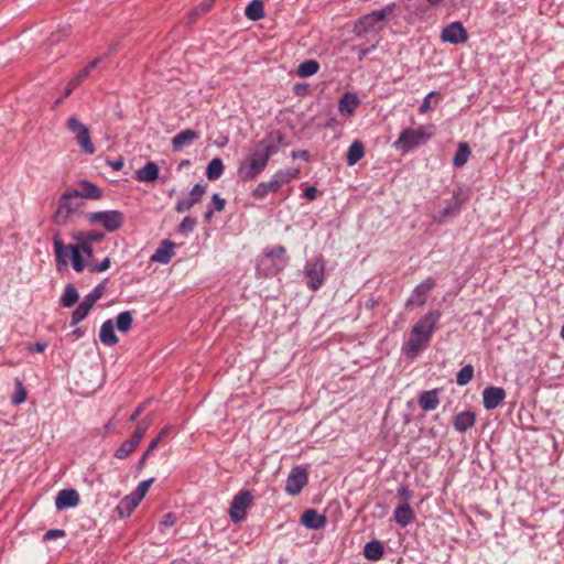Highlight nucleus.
<instances>
[{
  "label": "nucleus",
  "mask_w": 564,
  "mask_h": 564,
  "mask_svg": "<svg viewBox=\"0 0 564 564\" xmlns=\"http://www.w3.org/2000/svg\"><path fill=\"white\" fill-rule=\"evenodd\" d=\"M177 517L173 512L166 513L159 523V530L165 532L176 523Z\"/></svg>",
  "instance_id": "48"
},
{
  "label": "nucleus",
  "mask_w": 564,
  "mask_h": 564,
  "mask_svg": "<svg viewBox=\"0 0 564 564\" xmlns=\"http://www.w3.org/2000/svg\"><path fill=\"white\" fill-rule=\"evenodd\" d=\"M252 500L253 496L249 490L240 491L234 497L229 509V516L235 523H238L246 518Z\"/></svg>",
  "instance_id": "11"
},
{
  "label": "nucleus",
  "mask_w": 564,
  "mask_h": 564,
  "mask_svg": "<svg viewBox=\"0 0 564 564\" xmlns=\"http://www.w3.org/2000/svg\"><path fill=\"white\" fill-rule=\"evenodd\" d=\"M70 336H74L76 338H80L84 336V330L82 328H76L70 333Z\"/></svg>",
  "instance_id": "60"
},
{
  "label": "nucleus",
  "mask_w": 564,
  "mask_h": 564,
  "mask_svg": "<svg viewBox=\"0 0 564 564\" xmlns=\"http://www.w3.org/2000/svg\"><path fill=\"white\" fill-rule=\"evenodd\" d=\"M475 422L476 414L471 411H464L455 415L453 424L457 432L464 433L473 427Z\"/></svg>",
  "instance_id": "25"
},
{
  "label": "nucleus",
  "mask_w": 564,
  "mask_h": 564,
  "mask_svg": "<svg viewBox=\"0 0 564 564\" xmlns=\"http://www.w3.org/2000/svg\"><path fill=\"white\" fill-rule=\"evenodd\" d=\"M99 339L106 346H115L119 339L115 333V325L111 319H107L101 324L99 330Z\"/></svg>",
  "instance_id": "27"
},
{
  "label": "nucleus",
  "mask_w": 564,
  "mask_h": 564,
  "mask_svg": "<svg viewBox=\"0 0 564 564\" xmlns=\"http://www.w3.org/2000/svg\"><path fill=\"white\" fill-rule=\"evenodd\" d=\"M465 196L460 192H454L452 199L447 202L446 206L440 212L435 220L440 224L444 223L446 218L457 215L465 203Z\"/></svg>",
  "instance_id": "17"
},
{
  "label": "nucleus",
  "mask_w": 564,
  "mask_h": 564,
  "mask_svg": "<svg viewBox=\"0 0 564 564\" xmlns=\"http://www.w3.org/2000/svg\"><path fill=\"white\" fill-rule=\"evenodd\" d=\"M285 248L283 246L268 247L263 251L260 260L262 265H267L268 274H274L282 271L288 264Z\"/></svg>",
  "instance_id": "8"
},
{
  "label": "nucleus",
  "mask_w": 564,
  "mask_h": 564,
  "mask_svg": "<svg viewBox=\"0 0 564 564\" xmlns=\"http://www.w3.org/2000/svg\"><path fill=\"white\" fill-rule=\"evenodd\" d=\"M104 293L105 283H100L96 288H94V290L90 293H88L83 301L93 307L95 303L102 297Z\"/></svg>",
  "instance_id": "43"
},
{
  "label": "nucleus",
  "mask_w": 564,
  "mask_h": 564,
  "mask_svg": "<svg viewBox=\"0 0 564 564\" xmlns=\"http://www.w3.org/2000/svg\"><path fill=\"white\" fill-rule=\"evenodd\" d=\"M474 377V368L471 365L464 366L456 376V383L458 386H466L471 381Z\"/></svg>",
  "instance_id": "41"
},
{
  "label": "nucleus",
  "mask_w": 564,
  "mask_h": 564,
  "mask_svg": "<svg viewBox=\"0 0 564 564\" xmlns=\"http://www.w3.org/2000/svg\"><path fill=\"white\" fill-rule=\"evenodd\" d=\"M470 154L469 145L466 142H459L453 158V165L457 169L463 167L467 163Z\"/></svg>",
  "instance_id": "33"
},
{
  "label": "nucleus",
  "mask_w": 564,
  "mask_h": 564,
  "mask_svg": "<svg viewBox=\"0 0 564 564\" xmlns=\"http://www.w3.org/2000/svg\"><path fill=\"white\" fill-rule=\"evenodd\" d=\"M46 348V344L44 343H35L31 349H33L36 352H43Z\"/></svg>",
  "instance_id": "58"
},
{
  "label": "nucleus",
  "mask_w": 564,
  "mask_h": 564,
  "mask_svg": "<svg viewBox=\"0 0 564 564\" xmlns=\"http://www.w3.org/2000/svg\"><path fill=\"white\" fill-rule=\"evenodd\" d=\"M67 128L70 132L78 135L82 132V129H88L84 123H82L76 117H70L67 120Z\"/></svg>",
  "instance_id": "49"
},
{
  "label": "nucleus",
  "mask_w": 564,
  "mask_h": 564,
  "mask_svg": "<svg viewBox=\"0 0 564 564\" xmlns=\"http://www.w3.org/2000/svg\"><path fill=\"white\" fill-rule=\"evenodd\" d=\"M76 140L80 149L87 154L95 153V147L90 140V133L88 129H82V132L76 135Z\"/></svg>",
  "instance_id": "37"
},
{
  "label": "nucleus",
  "mask_w": 564,
  "mask_h": 564,
  "mask_svg": "<svg viewBox=\"0 0 564 564\" xmlns=\"http://www.w3.org/2000/svg\"><path fill=\"white\" fill-rule=\"evenodd\" d=\"M107 163L115 170L120 171L123 167V160L121 158L113 160V161H107Z\"/></svg>",
  "instance_id": "57"
},
{
  "label": "nucleus",
  "mask_w": 564,
  "mask_h": 564,
  "mask_svg": "<svg viewBox=\"0 0 564 564\" xmlns=\"http://www.w3.org/2000/svg\"><path fill=\"white\" fill-rule=\"evenodd\" d=\"M210 204H212L210 208L214 209L215 212H223L225 208L226 202L224 198L220 197L219 194L215 193L212 196Z\"/></svg>",
  "instance_id": "50"
},
{
  "label": "nucleus",
  "mask_w": 564,
  "mask_h": 564,
  "mask_svg": "<svg viewBox=\"0 0 564 564\" xmlns=\"http://www.w3.org/2000/svg\"><path fill=\"white\" fill-rule=\"evenodd\" d=\"M169 432L170 427H164L160 434L150 442L147 451L143 452V463L145 462L147 457L159 446L163 437H165Z\"/></svg>",
  "instance_id": "45"
},
{
  "label": "nucleus",
  "mask_w": 564,
  "mask_h": 564,
  "mask_svg": "<svg viewBox=\"0 0 564 564\" xmlns=\"http://www.w3.org/2000/svg\"><path fill=\"white\" fill-rule=\"evenodd\" d=\"M77 245L79 247V252L85 253L88 258H93V247L91 243L85 240H76Z\"/></svg>",
  "instance_id": "51"
},
{
  "label": "nucleus",
  "mask_w": 564,
  "mask_h": 564,
  "mask_svg": "<svg viewBox=\"0 0 564 564\" xmlns=\"http://www.w3.org/2000/svg\"><path fill=\"white\" fill-rule=\"evenodd\" d=\"M438 404L440 398L436 389L423 392L419 399V405L424 411H433Z\"/></svg>",
  "instance_id": "30"
},
{
  "label": "nucleus",
  "mask_w": 564,
  "mask_h": 564,
  "mask_svg": "<svg viewBox=\"0 0 564 564\" xmlns=\"http://www.w3.org/2000/svg\"><path fill=\"white\" fill-rule=\"evenodd\" d=\"M141 440V427L139 425L135 426L133 435L130 440L123 442L116 452V457L123 459L128 457L139 445Z\"/></svg>",
  "instance_id": "22"
},
{
  "label": "nucleus",
  "mask_w": 564,
  "mask_h": 564,
  "mask_svg": "<svg viewBox=\"0 0 564 564\" xmlns=\"http://www.w3.org/2000/svg\"><path fill=\"white\" fill-rule=\"evenodd\" d=\"M141 502V482L118 505L117 511L121 518L129 517L137 506Z\"/></svg>",
  "instance_id": "16"
},
{
  "label": "nucleus",
  "mask_w": 564,
  "mask_h": 564,
  "mask_svg": "<svg viewBox=\"0 0 564 564\" xmlns=\"http://www.w3.org/2000/svg\"><path fill=\"white\" fill-rule=\"evenodd\" d=\"M304 276L307 286L312 291H317L325 280V261L322 258H314L306 261Z\"/></svg>",
  "instance_id": "10"
},
{
  "label": "nucleus",
  "mask_w": 564,
  "mask_h": 564,
  "mask_svg": "<svg viewBox=\"0 0 564 564\" xmlns=\"http://www.w3.org/2000/svg\"><path fill=\"white\" fill-rule=\"evenodd\" d=\"M85 218L93 225H101L110 232L118 230L123 223V215L118 210L87 213Z\"/></svg>",
  "instance_id": "9"
},
{
  "label": "nucleus",
  "mask_w": 564,
  "mask_h": 564,
  "mask_svg": "<svg viewBox=\"0 0 564 564\" xmlns=\"http://www.w3.org/2000/svg\"><path fill=\"white\" fill-rule=\"evenodd\" d=\"M173 248H174L173 242H171L169 240L162 241L160 247L151 256L150 260L152 262H160V263H164V264L170 262V260L174 253Z\"/></svg>",
  "instance_id": "28"
},
{
  "label": "nucleus",
  "mask_w": 564,
  "mask_h": 564,
  "mask_svg": "<svg viewBox=\"0 0 564 564\" xmlns=\"http://www.w3.org/2000/svg\"><path fill=\"white\" fill-rule=\"evenodd\" d=\"M394 4H388L381 10L373 11L360 18L355 26L354 32L357 36H362L368 33L378 32L382 29L383 21L389 14L392 13Z\"/></svg>",
  "instance_id": "5"
},
{
  "label": "nucleus",
  "mask_w": 564,
  "mask_h": 564,
  "mask_svg": "<svg viewBox=\"0 0 564 564\" xmlns=\"http://www.w3.org/2000/svg\"><path fill=\"white\" fill-rule=\"evenodd\" d=\"M245 14L248 19L252 21H257L263 18L264 10L262 2L258 0H253L252 2H250L245 10Z\"/></svg>",
  "instance_id": "38"
},
{
  "label": "nucleus",
  "mask_w": 564,
  "mask_h": 564,
  "mask_svg": "<svg viewBox=\"0 0 564 564\" xmlns=\"http://www.w3.org/2000/svg\"><path fill=\"white\" fill-rule=\"evenodd\" d=\"M140 412H141V406L135 408L133 414L131 415V420H135V417L139 415Z\"/></svg>",
  "instance_id": "63"
},
{
  "label": "nucleus",
  "mask_w": 564,
  "mask_h": 564,
  "mask_svg": "<svg viewBox=\"0 0 564 564\" xmlns=\"http://www.w3.org/2000/svg\"><path fill=\"white\" fill-rule=\"evenodd\" d=\"M79 299L78 292L73 284H67L61 297V304L64 307H72Z\"/></svg>",
  "instance_id": "36"
},
{
  "label": "nucleus",
  "mask_w": 564,
  "mask_h": 564,
  "mask_svg": "<svg viewBox=\"0 0 564 564\" xmlns=\"http://www.w3.org/2000/svg\"><path fill=\"white\" fill-rule=\"evenodd\" d=\"M26 389L24 388L20 379H15V391L12 395V402L14 404H21L26 400Z\"/></svg>",
  "instance_id": "44"
},
{
  "label": "nucleus",
  "mask_w": 564,
  "mask_h": 564,
  "mask_svg": "<svg viewBox=\"0 0 564 564\" xmlns=\"http://www.w3.org/2000/svg\"><path fill=\"white\" fill-rule=\"evenodd\" d=\"M441 40L451 44H462L468 40V34L463 24L455 21L442 30Z\"/></svg>",
  "instance_id": "14"
},
{
  "label": "nucleus",
  "mask_w": 564,
  "mask_h": 564,
  "mask_svg": "<svg viewBox=\"0 0 564 564\" xmlns=\"http://www.w3.org/2000/svg\"><path fill=\"white\" fill-rule=\"evenodd\" d=\"M303 194L306 198L313 200L317 197V188L315 186H308Z\"/></svg>",
  "instance_id": "56"
},
{
  "label": "nucleus",
  "mask_w": 564,
  "mask_h": 564,
  "mask_svg": "<svg viewBox=\"0 0 564 564\" xmlns=\"http://www.w3.org/2000/svg\"><path fill=\"white\" fill-rule=\"evenodd\" d=\"M199 138V134L192 130L185 129L178 132L172 140L173 148L175 150L183 149L184 147L191 145L195 140Z\"/></svg>",
  "instance_id": "29"
},
{
  "label": "nucleus",
  "mask_w": 564,
  "mask_h": 564,
  "mask_svg": "<svg viewBox=\"0 0 564 564\" xmlns=\"http://www.w3.org/2000/svg\"><path fill=\"white\" fill-rule=\"evenodd\" d=\"M414 520V512L409 503L403 502L394 510V521L402 528L408 527Z\"/></svg>",
  "instance_id": "26"
},
{
  "label": "nucleus",
  "mask_w": 564,
  "mask_h": 564,
  "mask_svg": "<svg viewBox=\"0 0 564 564\" xmlns=\"http://www.w3.org/2000/svg\"><path fill=\"white\" fill-rule=\"evenodd\" d=\"M282 138L279 132L270 133L261 140L247 159L238 166V176L242 181L254 180L268 165L271 156L278 153Z\"/></svg>",
  "instance_id": "2"
},
{
  "label": "nucleus",
  "mask_w": 564,
  "mask_h": 564,
  "mask_svg": "<svg viewBox=\"0 0 564 564\" xmlns=\"http://www.w3.org/2000/svg\"><path fill=\"white\" fill-rule=\"evenodd\" d=\"M434 95L433 91H431L430 94H427L422 102V105L420 106V113H425L427 112L430 109H431V104H430V99L431 97Z\"/></svg>",
  "instance_id": "55"
},
{
  "label": "nucleus",
  "mask_w": 564,
  "mask_h": 564,
  "mask_svg": "<svg viewBox=\"0 0 564 564\" xmlns=\"http://www.w3.org/2000/svg\"><path fill=\"white\" fill-rule=\"evenodd\" d=\"M134 176L138 181H141V169L134 172Z\"/></svg>",
  "instance_id": "64"
},
{
  "label": "nucleus",
  "mask_w": 564,
  "mask_h": 564,
  "mask_svg": "<svg viewBox=\"0 0 564 564\" xmlns=\"http://www.w3.org/2000/svg\"><path fill=\"white\" fill-rule=\"evenodd\" d=\"M132 314L129 311L119 313L116 321V327L120 333H127L132 326Z\"/></svg>",
  "instance_id": "39"
},
{
  "label": "nucleus",
  "mask_w": 564,
  "mask_h": 564,
  "mask_svg": "<svg viewBox=\"0 0 564 564\" xmlns=\"http://www.w3.org/2000/svg\"><path fill=\"white\" fill-rule=\"evenodd\" d=\"M159 177V167L156 163L150 161L143 165V182H153Z\"/></svg>",
  "instance_id": "42"
},
{
  "label": "nucleus",
  "mask_w": 564,
  "mask_h": 564,
  "mask_svg": "<svg viewBox=\"0 0 564 564\" xmlns=\"http://www.w3.org/2000/svg\"><path fill=\"white\" fill-rule=\"evenodd\" d=\"M84 205L82 197L77 195L76 189L64 192L58 200L56 212L52 217V221L57 226L67 225L69 218Z\"/></svg>",
  "instance_id": "4"
},
{
  "label": "nucleus",
  "mask_w": 564,
  "mask_h": 564,
  "mask_svg": "<svg viewBox=\"0 0 564 564\" xmlns=\"http://www.w3.org/2000/svg\"><path fill=\"white\" fill-rule=\"evenodd\" d=\"M384 553L383 545L378 540L366 543L364 547V556L369 561H379Z\"/></svg>",
  "instance_id": "32"
},
{
  "label": "nucleus",
  "mask_w": 564,
  "mask_h": 564,
  "mask_svg": "<svg viewBox=\"0 0 564 564\" xmlns=\"http://www.w3.org/2000/svg\"><path fill=\"white\" fill-rule=\"evenodd\" d=\"M104 238H105V234L98 232V231H95V232L79 231L76 235H74L75 240H85V241H88L89 243H91L93 241L102 240Z\"/></svg>",
  "instance_id": "47"
},
{
  "label": "nucleus",
  "mask_w": 564,
  "mask_h": 564,
  "mask_svg": "<svg viewBox=\"0 0 564 564\" xmlns=\"http://www.w3.org/2000/svg\"><path fill=\"white\" fill-rule=\"evenodd\" d=\"M79 503V495L75 489L61 490L55 499V507L58 510L76 507Z\"/></svg>",
  "instance_id": "20"
},
{
  "label": "nucleus",
  "mask_w": 564,
  "mask_h": 564,
  "mask_svg": "<svg viewBox=\"0 0 564 564\" xmlns=\"http://www.w3.org/2000/svg\"><path fill=\"white\" fill-rule=\"evenodd\" d=\"M197 225V220L193 217H185L178 226V232L183 236L191 234Z\"/></svg>",
  "instance_id": "46"
},
{
  "label": "nucleus",
  "mask_w": 564,
  "mask_h": 564,
  "mask_svg": "<svg viewBox=\"0 0 564 564\" xmlns=\"http://www.w3.org/2000/svg\"><path fill=\"white\" fill-rule=\"evenodd\" d=\"M434 134L432 124H423L416 128L403 129L398 139L393 142V148L401 153H408L422 144L426 143Z\"/></svg>",
  "instance_id": "3"
},
{
  "label": "nucleus",
  "mask_w": 564,
  "mask_h": 564,
  "mask_svg": "<svg viewBox=\"0 0 564 564\" xmlns=\"http://www.w3.org/2000/svg\"><path fill=\"white\" fill-rule=\"evenodd\" d=\"M100 58H95L82 68L74 77L70 78L67 86L64 89V97L70 96L73 90L78 87L90 74V72L97 67Z\"/></svg>",
  "instance_id": "19"
},
{
  "label": "nucleus",
  "mask_w": 564,
  "mask_h": 564,
  "mask_svg": "<svg viewBox=\"0 0 564 564\" xmlns=\"http://www.w3.org/2000/svg\"><path fill=\"white\" fill-rule=\"evenodd\" d=\"M295 175L296 172L293 170H280L270 181L259 183L252 191V196L256 199H263L270 192L276 193L284 184L295 177Z\"/></svg>",
  "instance_id": "6"
},
{
  "label": "nucleus",
  "mask_w": 564,
  "mask_h": 564,
  "mask_svg": "<svg viewBox=\"0 0 564 564\" xmlns=\"http://www.w3.org/2000/svg\"><path fill=\"white\" fill-rule=\"evenodd\" d=\"M435 286V280L433 278H427L422 283L416 285L412 291L411 295L405 302L406 307L416 306L422 307L427 300V294Z\"/></svg>",
  "instance_id": "13"
},
{
  "label": "nucleus",
  "mask_w": 564,
  "mask_h": 564,
  "mask_svg": "<svg viewBox=\"0 0 564 564\" xmlns=\"http://www.w3.org/2000/svg\"><path fill=\"white\" fill-rule=\"evenodd\" d=\"M319 69V64L315 59H307L297 66L296 74L301 78L315 75Z\"/></svg>",
  "instance_id": "34"
},
{
  "label": "nucleus",
  "mask_w": 564,
  "mask_h": 564,
  "mask_svg": "<svg viewBox=\"0 0 564 564\" xmlns=\"http://www.w3.org/2000/svg\"><path fill=\"white\" fill-rule=\"evenodd\" d=\"M91 310V306L87 304L86 302L82 301V303L77 306V308L72 314V321L70 325L75 326L82 321H84L87 315L89 314V311Z\"/></svg>",
  "instance_id": "40"
},
{
  "label": "nucleus",
  "mask_w": 564,
  "mask_h": 564,
  "mask_svg": "<svg viewBox=\"0 0 564 564\" xmlns=\"http://www.w3.org/2000/svg\"><path fill=\"white\" fill-rule=\"evenodd\" d=\"M154 478H149L147 480H143V497L147 495L150 486L153 484Z\"/></svg>",
  "instance_id": "59"
},
{
  "label": "nucleus",
  "mask_w": 564,
  "mask_h": 564,
  "mask_svg": "<svg viewBox=\"0 0 564 564\" xmlns=\"http://www.w3.org/2000/svg\"><path fill=\"white\" fill-rule=\"evenodd\" d=\"M360 101L358 97L352 93H345L338 102V111L340 115L349 117L351 116L356 108L359 106Z\"/></svg>",
  "instance_id": "24"
},
{
  "label": "nucleus",
  "mask_w": 564,
  "mask_h": 564,
  "mask_svg": "<svg viewBox=\"0 0 564 564\" xmlns=\"http://www.w3.org/2000/svg\"><path fill=\"white\" fill-rule=\"evenodd\" d=\"M65 98L66 97H64V94L61 95V97L55 100L54 108L57 107L58 105H61Z\"/></svg>",
  "instance_id": "62"
},
{
  "label": "nucleus",
  "mask_w": 564,
  "mask_h": 564,
  "mask_svg": "<svg viewBox=\"0 0 564 564\" xmlns=\"http://www.w3.org/2000/svg\"><path fill=\"white\" fill-rule=\"evenodd\" d=\"M224 172V163L219 158L213 159L206 170V176L209 181L218 180Z\"/></svg>",
  "instance_id": "35"
},
{
  "label": "nucleus",
  "mask_w": 564,
  "mask_h": 564,
  "mask_svg": "<svg viewBox=\"0 0 564 564\" xmlns=\"http://www.w3.org/2000/svg\"><path fill=\"white\" fill-rule=\"evenodd\" d=\"M214 213H215V210H214V209L208 208V209L206 210L205 215H204L205 219H206L207 221H210V219H212V218H213V216H214Z\"/></svg>",
  "instance_id": "61"
},
{
  "label": "nucleus",
  "mask_w": 564,
  "mask_h": 564,
  "mask_svg": "<svg viewBox=\"0 0 564 564\" xmlns=\"http://www.w3.org/2000/svg\"><path fill=\"white\" fill-rule=\"evenodd\" d=\"M54 252L57 262V267L67 265V260L63 256V250L70 251L72 265L76 272H82L85 269V263L79 252V247L74 245H64L61 240L59 235L56 234L53 237Z\"/></svg>",
  "instance_id": "7"
},
{
  "label": "nucleus",
  "mask_w": 564,
  "mask_h": 564,
  "mask_svg": "<svg viewBox=\"0 0 564 564\" xmlns=\"http://www.w3.org/2000/svg\"><path fill=\"white\" fill-rule=\"evenodd\" d=\"M78 186H79V189H76L77 195H79V197H82L83 202H84V199L97 200L102 197V191L96 184H94L89 181L82 180L78 183Z\"/></svg>",
  "instance_id": "23"
},
{
  "label": "nucleus",
  "mask_w": 564,
  "mask_h": 564,
  "mask_svg": "<svg viewBox=\"0 0 564 564\" xmlns=\"http://www.w3.org/2000/svg\"><path fill=\"white\" fill-rule=\"evenodd\" d=\"M398 496L408 503V501L413 497V494L406 486H400L398 488Z\"/></svg>",
  "instance_id": "53"
},
{
  "label": "nucleus",
  "mask_w": 564,
  "mask_h": 564,
  "mask_svg": "<svg viewBox=\"0 0 564 564\" xmlns=\"http://www.w3.org/2000/svg\"><path fill=\"white\" fill-rule=\"evenodd\" d=\"M110 267V259L105 258L99 264L93 265L90 271L93 272H102L106 271Z\"/></svg>",
  "instance_id": "54"
},
{
  "label": "nucleus",
  "mask_w": 564,
  "mask_h": 564,
  "mask_svg": "<svg viewBox=\"0 0 564 564\" xmlns=\"http://www.w3.org/2000/svg\"><path fill=\"white\" fill-rule=\"evenodd\" d=\"M65 536V531L64 530H61V529H52V530H48L44 535H43V540L44 541H48V540H53V539H56V538H63Z\"/></svg>",
  "instance_id": "52"
},
{
  "label": "nucleus",
  "mask_w": 564,
  "mask_h": 564,
  "mask_svg": "<svg viewBox=\"0 0 564 564\" xmlns=\"http://www.w3.org/2000/svg\"><path fill=\"white\" fill-rule=\"evenodd\" d=\"M301 523L307 529L319 530L325 527L326 518L314 509H307L301 517Z\"/></svg>",
  "instance_id": "21"
},
{
  "label": "nucleus",
  "mask_w": 564,
  "mask_h": 564,
  "mask_svg": "<svg viewBox=\"0 0 564 564\" xmlns=\"http://www.w3.org/2000/svg\"><path fill=\"white\" fill-rule=\"evenodd\" d=\"M506 398V391L500 387H488L482 391V403L486 410H494Z\"/></svg>",
  "instance_id": "18"
},
{
  "label": "nucleus",
  "mask_w": 564,
  "mask_h": 564,
  "mask_svg": "<svg viewBox=\"0 0 564 564\" xmlns=\"http://www.w3.org/2000/svg\"><path fill=\"white\" fill-rule=\"evenodd\" d=\"M207 185L206 184H196L192 191L189 192L188 196L185 198H181L177 200L175 205V210L177 213H185L189 210L194 205L199 203L206 193Z\"/></svg>",
  "instance_id": "15"
},
{
  "label": "nucleus",
  "mask_w": 564,
  "mask_h": 564,
  "mask_svg": "<svg viewBox=\"0 0 564 564\" xmlns=\"http://www.w3.org/2000/svg\"><path fill=\"white\" fill-rule=\"evenodd\" d=\"M308 480L307 471L302 466H295L291 469L288 475L285 482V491L290 496L299 495L302 489L305 487Z\"/></svg>",
  "instance_id": "12"
},
{
  "label": "nucleus",
  "mask_w": 564,
  "mask_h": 564,
  "mask_svg": "<svg viewBox=\"0 0 564 564\" xmlns=\"http://www.w3.org/2000/svg\"><path fill=\"white\" fill-rule=\"evenodd\" d=\"M365 155V145L361 141L355 140L348 148L347 151V164L349 166H354L357 164Z\"/></svg>",
  "instance_id": "31"
},
{
  "label": "nucleus",
  "mask_w": 564,
  "mask_h": 564,
  "mask_svg": "<svg viewBox=\"0 0 564 564\" xmlns=\"http://www.w3.org/2000/svg\"><path fill=\"white\" fill-rule=\"evenodd\" d=\"M441 317V311L432 310L425 313L412 325L402 344L401 349L404 356L410 359H415L430 346Z\"/></svg>",
  "instance_id": "1"
}]
</instances>
